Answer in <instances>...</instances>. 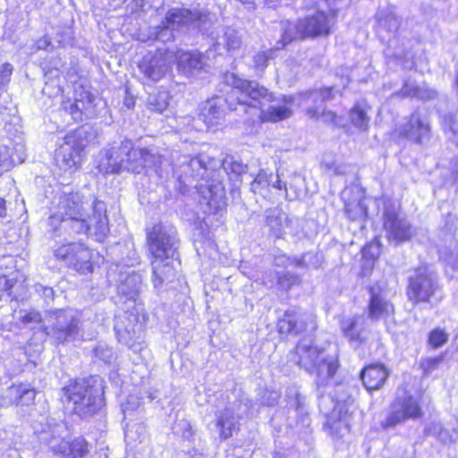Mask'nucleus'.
Returning <instances> with one entry per match:
<instances>
[{"label":"nucleus","instance_id":"1","mask_svg":"<svg viewBox=\"0 0 458 458\" xmlns=\"http://www.w3.org/2000/svg\"><path fill=\"white\" fill-rule=\"evenodd\" d=\"M49 225L69 234H93L102 241L109 233L106 206L102 201H84L79 193H62L54 206Z\"/></svg>","mask_w":458,"mask_h":458},{"label":"nucleus","instance_id":"2","mask_svg":"<svg viewBox=\"0 0 458 458\" xmlns=\"http://www.w3.org/2000/svg\"><path fill=\"white\" fill-rule=\"evenodd\" d=\"M169 161L148 148H134L129 140L121 141L98 155V168L104 174L130 172L141 174L154 172L159 178H167L171 173Z\"/></svg>","mask_w":458,"mask_h":458},{"label":"nucleus","instance_id":"3","mask_svg":"<svg viewBox=\"0 0 458 458\" xmlns=\"http://www.w3.org/2000/svg\"><path fill=\"white\" fill-rule=\"evenodd\" d=\"M223 80L225 84L233 89L237 106H233V101L219 97L209 100L202 114L204 121L208 126L216 124L225 117V106L230 110H238L240 107L241 110L247 112V107L258 110L265 105L276 101L273 94L256 81L243 80L233 72L225 73Z\"/></svg>","mask_w":458,"mask_h":458},{"label":"nucleus","instance_id":"4","mask_svg":"<svg viewBox=\"0 0 458 458\" xmlns=\"http://www.w3.org/2000/svg\"><path fill=\"white\" fill-rule=\"evenodd\" d=\"M173 162L174 163L172 169L173 175L182 183L186 184L191 178L206 181L204 184L196 185V187L199 189L210 210L218 212L225 208L226 201L223 184L214 180L208 181L216 167L215 160L204 154L191 157L176 153L173 155Z\"/></svg>","mask_w":458,"mask_h":458},{"label":"nucleus","instance_id":"5","mask_svg":"<svg viewBox=\"0 0 458 458\" xmlns=\"http://www.w3.org/2000/svg\"><path fill=\"white\" fill-rule=\"evenodd\" d=\"M40 441L54 455L62 458H83L89 452L88 442L81 437H72L64 421L49 425Z\"/></svg>","mask_w":458,"mask_h":458},{"label":"nucleus","instance_id":"6","mask_svg":"<svg viewBox=\"0 0 458 458\" xmlns=\"http://www.w3.org/2000/svg\"><path fill=\"white\" fill-rule=\"evenodd\" d=\"M211 21V14L206 8L195 9L174 7L165 14L162 22L151 29V38L155 40L167 42L174 38V31L190 23L200 30Z\"/></svg>","mask_w":458,"mask_h":458},{"label":"nucleus","instance_id":"7","mask_svg":"<svg viewBox=\"0 0 458 458\" xmlns=\"http://www.w3.org/2000/svg\"><path fill=\"white\" fill-rule=\"evenodd\" d=\"M408 299L414 303H437L442 299L437 275L427 267H420L409 277Z\"/></svg>","mask_w":458,"mask_h":458},{"label":"nucleus","instance_id":"8","mask_svg":"<svg viewBox=\"0 0 458 458\" xmlns=\"http://www.w3.org/2000/svg\"><path fill=\"white\" fill-rule=\"evenodd\" d=\"M423 416V411L417 397L406 390L398 392L389 406V411L381 426L384 428H394L406 420H415Z\"/></svg>","mask_w":458,"mask_h":458},{"label":"nucleus","instance_id":"9","mask_svg":"<svg viewBox=\"0 0 458 458\" xmlns=\"http://www.w3.org/2000/svg\"><path fill=\"white\" fill-rule=\"evenodd\" d=\"M79 317L72 310H60L54 312L49 318V325L45 327V333L56 344L73 341L79 334Z\"/></svg>","mask_w":458,"mask_h":458},{"label":"nucleus","instance_id":"10","mask_svg":"<svg viewBox=\"0 0 458 458\" xmlns=\"http://www.w3.org/2000/svg\"><path fill=\"white\" fill-rule=\"evenodd\" d=\"M148 246L153 259H174L178 246L175 229L162 224L155 225L148 233Z\"/></svg>","mask_w":458,"mask_h":458},{"label":"nucleus","instance_id":"11","mask_svg":"<svg viewBox=\"0 0 458 458\" xmlns=\"http://www.w3.org/2000/svg\"><path fill=\"white\" fill-rule=\"evenodd\" d=\"M98 386L90 385L87 379H80L64 388V396L67 399V406L80 417H88L99 410V403L94 398L88 397L87 404L83 400L89 394V392L96 390Z\"/></svg>","mask_w":458,"mask_h":458},{"label":"nucleus","instance_id":"12","mask_svg":"<svg viewBox=\"0 0 458 458\" xmlns=\"http://www.w3.org/2000/svg\"><path fill=\"white\" fill-rule=\"evenodd\" d=\"M56 259L81 273L91 272V252L81 242H69L54 250Z\"/></svg>","mask_w":458,"mask_h":458},{"label":"nucleus","instance_id":"13","mask_svg":"<svg viewBox=\"0 0 458 458\" xmlns=\"http://www.w3.org/2000/svg\"><path fill=\"white\" fill-rule=\"evenodd\" d=\"M383 226L387 240L394 245L409 242L414 235L411 223L401 216L397 209L392 205L385 207Z\"/></svg>","mask_w":458,"mask_h":458},{"label":"nucleus","instance_id":"14","mask_svg":"<svg viewBox=\"0 0 458 458\" xmlns=\"http://www.w3.org/2000/svg\"><path fill=\"white\" fill-rule=\"evenodd\" d=\"M173 63L172 52L157 49L146 54L139 62L138 67L146 79L158 81L171 71Z\"/></svg>","mask_w":458,"mask_h":458},{"label":"nucleus","instance_id":"15","mask_svg":"<svg viewBox=\"0 0 458 458\" xmlns=\"http://www.w3.org/2000/svg\"><path fill=\"white\" fill-rule=\"evenodd\" d=\"M86 133V130L81 128L65 136L64 144L60 147L55 157L56 162L61 168L66 170L77 166L80 161V152L87 145V142L84 140Z\"/></svg>","mask_w":458,"mask_h":458},{"label":"nucleus","instance_id":"16","mask_svg":"<svg viewBox=\"0 0 458 458\" xmlns=\"http://www.w3.org/2000/svg\"><path fill=\"white\" fill-rule=\"evenodd\" d=\"M399 136L406 138L416 143H422L430 137L431 126L428 116L420 110L414 111L404 123L395 127Z\"/></svg>","mask_w":458,"mask_h":458},{"label":"nucleus","instance_id":"17","mask_svg":"<svg viewBox=\"0 0 458 458\" xmlns=\"http://www.w3.org/2000/svg\"><path fill=\"white\" fill-rule=\"evenodd\" d=\"M280 334L297 335L305 330H314L317 326L312 314L297 309H288L278 320Z\"/></svg>","mask_w":458,"mask_h":458},{"label":"nucleus","instance_id":"18","mask_svg":"<svg viewBox=\"0 0 458 458\" xmlns=\"http://www.w3.org/2000/svg\"><path fill=\"white\" fill-rule=\"evenodd\" d=\"M95 97L89 91H75L74 98H63L61 108L68 113L74 121H83L95 114Z\"/></svg>","mask_w":458,"mask_h":458},{"label":"nucleus","instance_id":"19","mask_svg":"<svg viewBox=\"0 0 458 458\" xmlns=\"http://www.w3.org/2000/svg\"><path fill=\"white\" fill-rule=\"evenodd\" d=\"M334 24L335 16H333V13L329 16L324 12H316L300 19V27L305 39L328 36Z\"/></svg>","mask_w":458,"mask_h":458},{"label":"nucleus","instance_id":"20","mask_svg":"<svg viewBox=\"0 0 458 458\" xmlns=\"http://www.w3.org/2000/svg\"><path fill=\"white\" fill-rule=\"evenodd\" d=\"M292 356L297 365L309 373H314L317 362L325 357L324 350L314 345L310 338H302Z\"/></svg>","mask_w":458,"mask_h":458},{"label":"nucleus","instance_id":"21","mask_svg":"<svg viewBox=\"0 0 458 458\" xmlns=\"http://www.w3.org/2000/svg\"><path fill=\"white\" fill-rule=\"evenodd\" d=\"M114 330L118 341L128 346L134 352H141L142 347L140 343L141 326L132 323L130 316L119 318L115 325Z\"/></svg>","mask_w":458,"mask_h":458},{"label":"nucleus","instance_id":"22","mask_svg":"<svg viewBox=\"0 0 458 458\" xmlns=\"http://www.w3.org/2000/svg\"><path fill=\"white\" fill-rule=\"evenodd\" d=\"M241 403H233L216 413V427L220 430L222 439L230 438L234 431L239 430L242 415L240 410Z\"/></svg>","mask_w":458,"mask_h":458},{"label":"nucleus","instance_id":"23","mask_svg":"<svg viewBox=\"0 0 458 458\" xmlns=\"http://www.w3.org/2000/svg\"><path fill=\"white\" fill-rule=\"evenodd\" d=\"M334 97V87L314 89L301 95V104L305 107L310 118L318 119L324 103L333 99Z\"/></svg>","mask_w":458,"mask_h":458},{"label":"nucleus","instance_id":"24","mask_svg":"<svg viewBox=\"0 0 458 458\" xmlns=\"http://www.w3.org/2000/svg\"><path fill=\"white\" fill-rule=\"evenodd\" d=\"M351 416L345 404L336 401L327 421L329 434L335 438H343L347 435L350 432Z\"/></svg>","mask_w":458,"mask_h":458},{"label":"nucleus","instance_id":"25","mask_svg":"<svg viewBox=\"0 0 458 458\" xmlns=\"http://www.w3.org/2000/svg\"><path fill=\"white\" fill-rule=\"evenodd\" d=\"M377 34L384 39L395 37L400 29L402 19L396 13L395 7L389 5L379 9L376 13Z\"/></svg>","mask_w":458,"mask_h":458},{"label":"nucleus","instance_id":"26","mask_svg":"<svg viewBox=\"0 0 458 458\" xmlns=\"http://www.w3.org/2000/svg\"><path fill=\"white\" fill-rule=\"evenodd\" d=\"M206 65V57L198 51L182 52L177 56V69L186 77L198 75Z\"/></svg>","mask_w":458,"mask_h":458},{"label":"nucleus","instance_id":"27","mask_svg":"<svg viewBox=\"0 0 458 458\" xmlns=\"http://www.w3.org/2000/svg\"><path fill=\"white\" fill-rule=\"evenodd\" d=\"M369 318L372 320L387 319L394 312V305L376 287L369 288Z\"/></svg>","mask_w":458,"mask_h":458},{"label":"nucleus","instance_id":"28","mask_svg":"<svg viewBox=\"0 0 458 458\" xmlns=\"http://www.w3.org/2000/svg\"><path fill=\"white\" fill-rule=\"evenodd\" d=\"M118 282V294L125 297L126 300H135L141 289V276L134 270L120 271Z\"/></svg>","mask_w":458,"mask_h":458},{"label":"nucleus","instance_id":"29","mask_svg":"<svg viewBox=\"0 0 458 458\" xmlns=\"http://www.w3.org/2000/svg\"><path fill=\"white\" fill-rule=\"evenodd\" d=\"M388 370L382 364H371L367 366L360 373V378L364 386L369 390L379 389L388 377Z\"/></svg>","mask_w":458,"mask_h":458},{"label":"nucleus","instance_id":"30","mask_svg":"<svg viewBox=\"0 0 458 458\" xmlns=\"http://www.w3.org/2000/svg\"><path fill=\"white\" fill-rule=\"evenodd\" d=\"M174 259H152L153 284L155 288L161 287L165 282H170L175 276L174 267Z\"/></svg>","mask_w":458,"mask_h":458},{"label":"nucleus","instance_id":"31","mask_svg":"<svg viewBox=\"0 0 458 458\" xmlns=\"http://www.w3.org/2000/svg\"><path fill=\"white\" fill-rule=\"evenodd\" d=\"M265 225L269 233L276 238H282L285 234V223L287 215L279 208H268L264 211Z\"/></svg>","mask_w":458,"mask_h":458},{"label":"nucleus","instance_id":"32","mask_svg":"<svg viewBox=\"0 0 458 458\" xmlns=\"http://www.w3.org/2000/svg\"><path fill=\"white\" fill-rule=\"evenodd\" d=\"M280 39L276 43L274 49H284L288 44L294 40L305 39L302 30L300 27V19L296 22L282 21L280 22Z\"/></svg>","mask_w":458,"mask_h":458},{"label":"nucleus","instance_id":"33","mask_svg":"<svg viewBox=\"0 0 458 458\" xmlns=\"http://www.w3.org/2000/svg\"><path fill=\"white\" fill-rule=\"evenodd\" d=\"M338 369L337 360L333 356H325L317 362L314 372L317 373L316 385L319 390L321 386H327L334 377Z\"/></svg>","mask_w":458,"mask_h":458},{"label":"nucleus","instance_id":"34","mask_svg":"<svg viewBox=\"0 0 458 458\" xmlns=\"http://www.w3.org/2000/svg\"><path fill=\"white\" fill-rule=\"evenodd\" d=\"M290 265L301 269H318L324 263V256L320 251H307L301 256L286 259Z\"/></svg>","mask_w":458,"mask_h":458},{"label":"nucleus","instance_id":"35","mask_svg":"<svg viewBox=\"0 0 458 458\" xmlns=\"http://www.w3.org/2000/svg\"><path fill=\"white\" fill-rule=\"evenodd\" d=\"M364 328V318L362 317H353L342 323V330L350 341L356 347L364 340L362 335Z\"/></svg>","mask_w":458,"mask_h":458},{"label":"nucleus","instance_id":"36","mask_svg":"<svg viewBox=\"0 0 458 458\" xmlns=\"http://www.w3.org/2000/svg\"><path fill=\"white\" fill-rule=\"evenodd\" d=\"M216 45L224 47L227 52L233 54L242 46V34L232 27H225L222 29V34L216 38Z\"/></svg>","mask_w":458,"mask_h":458},{"label":"nucleus","instance_id":"37","mask_svg":"<svg viewBox=\"0 0 458 458\" xmlns=\"http://www.w3.org/2000/svg\"><path fill=\"white\" fill-rule=\"evenodd\" d=\"M401 95L403 97L416 98L423 101H428L437 98V92L426 85H414L407 82L401 89Z\"/></svg>","mask_w":458,"mask_h":458},{"label":"nucleus","instance_id":"38","mask_svg":"<svg viewBox=\"0 0 458 458\" xmlns=\"http://www.w3.org/2000/svg\"><path fill=\"white\" fill-rule=\"evenodd\" d=\"M146 437V428L142 423L133 422L126 425L124 430V440L127 451H132L139 443H141Z\"/></svg>","mask_w":458,"mask_h":458},{"label":"nucleus","instance_id":"39","mask_svg":"<svg viewBox=\"0 0 458 458\" xmlns=\"http://www.w3.org/2000/svg\"><path fill=\"white\" fill-rule=\"evenodd\" d=\"M427 431L428 434L433 435L444 444L452 443L458 440V431L455 429L451 431L447 428H445L440 422H431L428 427Z\"/></svg>","mask_w":458,"mask_h":458},{"label":"nucleus","instance_id":"40","mask_svg":"<svg viewBox=\"0 0 458 458\" xmlns=\"http://www.w3.org/2000/svg\"><path fill=\"white\" fill-rule=\"evenodd\" d=\"M344 212L352 221L364 220L367 216V207L361 199L349 200L345 202Z\"/></svg>","mask_w":458,"mask_h":458},{"label":"nucleus","instance_id":"41","mask_svg":"<svg viewBox=\"0 0 458 458\" xmlns=\"http://www.w3.org/2000/svg\"><path fill=\"white\" fill-rule=\"evenodd\" d=\"M147 105L149 110L163 113L169 105V93L165 90H161L149 95Z\"/></svg>","mask_w":458,"mask_h":458},{"label":"nucleus","instance_id":"42","mask_svg":"<svg viewBox=\"0 0 458 458\" xmlns=\"http://www.w3.org/2000/svg\"><path fill=\"white\" fill-rule=\"evenodd\" d=\"M292 110L285 105L275 104L267 107L265 112L264 118L272 123H276L290 117Z\"/></svg>","mask_w":458,"mask_h":458},{"label":"nucleus","instance_id":"43","mask_svg":"<svg viewBox=\"0 0 458 458\" xmlns=\"http://www.w3.org/2000/svg\"><path fill=\"white\" fill-rule=\"evenodd\" d=\"M53 66H44V72H45V77L48 80L46 81V87L43 88V93H46L47 87L51 81L55 87H56V92L58 93L60 91V87L58 83H55V81L59 78L60 74V69L64 66V63L60 58H54L52 60Z\"/></svg>","mask_w":458,"mask_h":458},{"label":"nucleus","instance_id":"44","mask_svg":"<svg viewBox=\"0 0 458 458\" xmlns=\"http://www.w3.org/2000/svg\"><path fill=\"white\" fill-rule=\"evenodd\" d=\"M350 120L352 123L360 131H367L369 118L367 112L360 105L354 106L350 111Z\"/></svg>","mask_w":458,"mask_h":458},{"label":"nucleus","instance_id":"45","mask_svg":"<svg viewBox=\"0 0 458 458\" xmlns=\"http://www.w3.org/2000/svg\"><path fill=\"white\" fill-rule=\"evenodd\" d=\"M17 392V405H30L33 403L36 390L30 384H18Z\"/></svg>","mask_w":458,"mask_h":458},{"label":"nucleus","instance_id":"46","mask_svg":"<svg viewBox=\"0 0 458 458\" xmlns=\"http://www.w3.org/2000/svg\"><path fill=\"white\" fill-rule=\"evenodd\" d=\"M287 395L289 398H294L295 410L301 415L302 420H308L307 412L305 411V397L302 396L296 386H292L287 389Z\"/></svg>","mask_w":458,"mask_h":458},{"label":"nucleus","instance_id":"47","mask_svg":"<svg viewBox=\"0 0 458 458\" xmlns=\"http://www.w3.org/2000/svg\"><path fill=\"white\" fill-rule=\"evenodd\" d=\"M274 47L267 51L258 52L252 56L253 69L257 73L264 72L268 61L273 57Z\"/></svg>","mask_w":458,"mask_h":458},{"label":"nucleus","instance_id":"48","mask_svg":"<svg viewBox=\"0 0 458 458\" xmlns=\"http://www.w3.org/2000/svg\"><path fill=\"white\" fill-rule=\"evenodd\" d=\"M271 174L261 170L250 183V190L254 193H261L263 190L270 186Z\"/></svg>","mask_w":458,"mask_h":458},{"label":"nucleus","instance_id":"49","mask_svg":"<svg viewBox=\"0 0 458 458\" xmlns=\"http://www.w3.org/2000/svg\"><path fill=\"white\" fill-rule=\"evenodd\" d=\"M95 356L105 363H111L115 359V352L106 344H98L93 350Z\"/></svg>","mask_w":458,"mask_h":458},{"label":"nucleus","instance_id":"50","mask_svg":"<svg viewBox=\"0 0 458 458\" xmlns=\"http://www.w3.org/2000/svg\"><path fill=\"white\" fill-rule=\"evenodd\" d=\"M299 281V276L294 273L286 271L277 274V284L282 289L288 290L297 284Z\"/></svg>","mask_w":458,"mask_h":458},{"label":"nucleus","instance_id":"51","mask_svg":"<svg viewBox=\"0 0 458 458\" xmlns=\"http://www.w3.org/2000/svg\"><path fill=\"white\" fill-rule=\"evenodd\" d=\"M17 385L7 387L0 395L1 406L17 405Z\"/></svg>","mask_w":458,"mask_h":458},{"label":"nucleus","instance_id":"52","mask_svg":"<svg viewBox=\"0 0 458 458\" xmlns=\"http://www.w3.org/2000/svg\"><path fill=\"white\" fill-rule=\"evenodd\" d=\"M448 340V335L445 330L436 328L430 332L428 336V344L434 347L438 348L445 344Z\"/></svg>","mask_w":458,"mask_h":458},{"label":"nucleus","instance_id":"53","mask_svg":"<svg viewBox=\"0 0 458 458\" xmlns=\"http://www.w3.org/2000/svg\"><path fill=\"white\" fill-rule=\"evenodd\" d=\"M442 360L443 359L441 357L426 358L422 360L420 366L423 371V376L428 377L434 370H436L439 367Z\"/></svg>","mask_w":458,"mask_h":458},{"label":"nucleus","instance_id":"54","mask_svg":"<svg viewBox=\"0 0 458 458\" xmlns=\"http://www.w3.org/2000/svg\"><path fill=\"white\" fill-rule=\"evenodd\" d=\"M285 233H289L293 236L299 235L302 230V221L297 217H289L287 216V221L285 223Z\"/></svg>","mask_w":458,"mask_h":458},{"label":"nucleus","instance_id":"55","mask_svg":"<svg viewBox=\"0 0 458 458\" xmlns=\"http://www.w3.org/2000/svg\"><path fill=\"white\" fill-rule=\"evenodd\" d=\"M13 164L10 148L6 146L0 147V173L9 170Z\"/></svg>","mask_w":458,"mask_h":458},{"label":"nucleus","instance_id":"56","mask_svg":"<svg viewBox=\"0 0 458 458\" xmlns=\"http://www.w3.org/2000/svg\"><path fill=\"white\" fill-rule=\"evenodd\" d=\"M456 117L454 114H448L443 117L442 127L445 132H451L452 134L456 133Z\"/></svg>","mask_w":458,"mask_h":458},{"label":"nucleus","instance_id":"57","mask_svg":"<svg viewBox=\"0 0 458 458\" xmlns=\"http://www.w3.org/2000/svg\"><path fill=\"white\" fill-rule=\"evenodd\" d=\"M35 291L44 299L47 304L54 300V290L51 287L44 286L41 284L34 285Z\"/></svg>","mask_w":458,"mask_h":458},{"label":"nucleus","instance_id":"58","mask_svg":"<svg viewBox=\"0 0 458 458\" xmlns=\"http://www.w3.org/2000/svg\"><path fill=\"white\" fill-rule=\"evenodd\" d=\"M13 70V65L9 63H4L0 66V85L2 87L9 83Z\"/></svg>","mask_w":458,"mask_h":458},{"label":"nucleus","instance_id":"59","mask_svg":"<svg viewBox=\"0 0 458 458\" xmlns=\"http://www.w3.org/2000/svg\"><path fill=\"white\" fill-rule=\"evenodd\" d=\"M442 259L445 261L447 265L452 267L454 269L458 268V247L454 249V251L451 254L444 253L442 254Z\"/></svg>","mask_w":458,"mask_h":458},{"label":"nucleus","instance_id":"60","mask_svg":"<svg viewBox=\"0 0 458 458\" xmlns=\"http://www.w3.org/2000/svg\"><path fill=\"white\" fill-rule=\"evenodd\" d=\"M318 119H322L325 123H330L335 125L338 124L337 116L335 113L326 110L325 107H322V109H320V114Z\"/></svg>","mask_w":458,"mask_h":458},{"label":"nucleus","instance_id":"61","mask_svg":"<svg viewBox=\"0 0 458 458\" xmlns=\"http://www.w3.org/2000/svg\"><path fill=\"white\" fill-rule=\"evenodd\" d=\"M270 185L277 190H282L284 191V197L285 199L288 198V187L285 182L281 181L280 176L278 174L276 175V180L273 181V175L271 174L270 177Z\"/></svg>","mask_w":458,"mask_h":458},{"label":"nucleus","instance_id":"62","mask_svg":"<svg viewBox=\"0 0 458 458\" xmlns=\"http://www.w3.org/2000/svg\"><path fill=\"white\" fill-rule=\"evenodd\" d=\"M34 48L36 50H48L49 48H53L50 38L48 36L40 38L35 42Z\"/></svg>","mask_w":458,"mask_h":458},{"label":"nucleus","instance_id":"63","mask_svg":"<svg viewBox=\"0 0 458 458\" xmlns=\"http://www.w3.org/2000/svg\"><path fill=\"white\" fill-rule=\"evenodd\" d=\"M21 321L24 324L38 323L41 321V315L38 311H30L21 318Z\"/></svg>","mask_w":458,"mask_h":458},{"label":"nucleus","instance_id":"64","mask_svg":"<svg viewBox=\"0 0 458 458\" xmlns=\"http://www.w3.org/2000/svg\"><path fill=\"white\" fill-rule=\"evenodd\" d=\"M102 388L100 386H98L96 390H93L92 392H89V394L82 401L83 402V404H87V399L89 396L92 397L91 399L94 398L95 401H98V403H99V409L102 407L103 405V398H102Z\"/></svg>","mask_w":458,"mask_h":458}]
</instances>
